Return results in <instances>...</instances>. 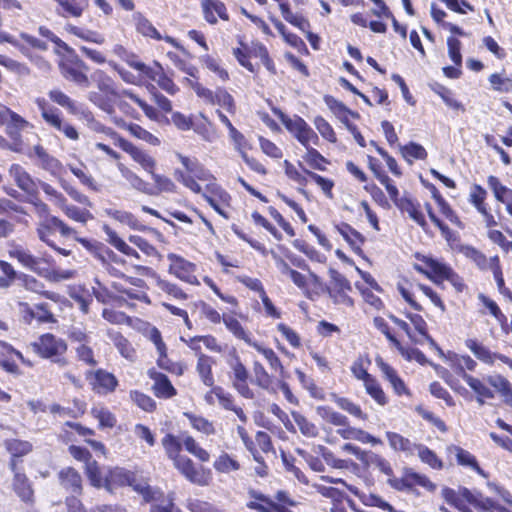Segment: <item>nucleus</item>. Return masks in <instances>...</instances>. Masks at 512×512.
Here are the masks:
<instances>
[{"mask_svg": "<svg viewBox=\"0 0 512 512\" xmlns=\"http://www.w3.org/2000/svg\"><path fill=\"white\" fill-rule=\"evenodd\" d=\"M8 254L10 258L16 259L26 269L50 281L59 282L72 279L75 276V271L73 270H50L48 266L52 261L51 256L47 254L35 256L28 249L20 245L11 246Z\"/></svg>", "mask_w": 512, "mask_h": 512, "instance_id": "f257e3e1", "label": "nucleus"}, {"mask_svg": "<svg viewBox=\"0 0 512 512\" xmlns=\"http://www.w3.org/2000/svg\"><path fill=\"white\" fill-rule=\"evenodd\" d=\"M31 346L41 358L51 359L60 367H65L68 364L64 356L67 351V344L62 338L46 333L41 335Z\"/></svg>", "mask_w": 512, "mask_h": 512, "instance_id": "f03ea898", "label": "nucleus"}, {"mask_svg": "<svg viewBox=\"0 0 512 512\" xmlns=\"http://www.w3.org/2000/svg\"><path fill=\"white\" fill-rule=\"evenodd\" d=\"M275 115L281 120L285 128L294 135V137L306 148L310 144L318 145L319 137L314 130L307 124V122L299 117L294 116L293 118L288 117L280 109H273Z\"/></svg>", "mask_w": 512, "mask_h": 512, "instance_id": "7ed1b4c3", "label": "nucleus"}, {"mask_svg": "<svg viewBox=\"0 0 512 512\" xmlns=\"http://www.w3.org/2000/svg\"><path fill=\"white\" fill-rule=\"evenodd\" d=\"M134 489L142 495L145 502L151 503L149 512H182L175 507L173 494L165 496L161 490L142 484L135 485Z\"/></svg>", "mask_w": 512, "mask_h": 512, "instance_id": "20e7f679", "label": "nucleus"}, {"mask_svg": "<svg viewBox=\"0 0 512 512\" xmlns=\"http://www.w3.org/2000/svg\"><path fill=\"white\" fill-rule=\"evenodd\" d=\"M61 75L68 81L76 85L87 88L90 86V80L87 75L88 66L80 58H67L59 63Z\"/></svg>", "mask_w": 512, "mask_h": 512, "instance_id": "39448f33", "label": "nucleus"}, {"mask_svg": "<svg viewBox=\"0 0 512 512\" xmlns=\"http://www.w3.org/2000/svg\"><path fill=\"white\" fill-rule=\"evenodd\" d=\"M85 377L91 389L99 395L113 393L118 386L116 376L104 369L88 370L85 372Z\"/></svg>", "mask_w": 512, "mask_h": 512, "instance_id": "423d86ee", "label": "nucleus"}, {"mask_svg": "<svg viewBox=\"0 0 512 512\" xmlns=\"http://www.w3.org/2000/svg\"><path fill=\"white\" fill-rule=\"evenodd\" d=\"M167 259L170 261L169 273L189 284L199 283L194 275L196 269L195 264L174 253H169Z\"/></svg>", "mask_w": 512, "mask_h": 512, "instance_id": "0eeeda50", "label": "nucleus"}, {"mask_svg": "<svg viewBox=\"0 0 512 512\" xmlns=\"http://www.w3.org/2000/svg\"><path fill=\"white\" fill-rule=\"evenodd\" d=\"M27 155L29 158L35 159L36 165L54 176L60 175L63 170L61 162L50 155L41 145L33 146L32 150L28 152Z\"/></svg>", "mask_w": 512, "mask_h": 512, "instance_id": "6e6552de", "label": "nucleus"}, {"mask_svg": "<svg viewBox=\"0 0 512 512\" xmlns=\"http://www.w3.org/2000/svg\"><path fill=\"white\" fill-rule=\"evenodd\" d=\"M173 462L179 472L190 482L200 486L208 484V475L202 469H197L190 458L182 455L175 458Z\"/></svg>", "mask_w": 512, "mask_h": 512, "instance_id": "1a4fd4ad", "label": "nucleus"}, {"mask_svg": "<svg viewBox=\"0 0 512 512\" xmlns=\"http://www.w3.org/2000/svg\"><path fill=\"white\" fill-rule=\"evenodd\" d=\"M9 467L11 471L14 473L13 477V490L15 493L21 498L24 502H32L34 491L32 489L31 483L26 476V474L17 467V461H10Z\"/></svg>", "mask_w": 512, "mask_h": 512, "instance_id": "9d476101", "label": "nucleus"}, {"mask_svg": "<svg viewBox=\"0 0 512 512\" xmlns=\"http://www.w3.org/2000/svg\"><path fill=\"white\" fill-rule=\"evenodd\" d=\"M423 262L429 269L424 273L433 282L438 284L443 280H455V272L449 265L429 257H425Z\"/></svg>", "mask_w": 512, "mask_h": 512, "instance_id": "9b49d317", "label": "nucleus"}, {"mask_svg": "<svg viewBox=\"0 0 512 512\" xmlns=\"http://www.w3.org/2000/svg\"><path fill=\"white\" fill-rule=\"evenodd\" d=\"M150 379L154 381L152 391L158 398L169 399L177 394L169 378L157 370L149 369L147 372Z\"/></svg>", "mask_w": 512, "mask_h": 512, "instance_id": "f8f14e48", "label": "nucleus"}, {"mask_svg": "<svg viewBox=\"0 0 512 512\" xmlns=\"http://www.w3.org/2000/svg\"><path fill=\"white\" fill-rule=\"evenodd\" d=\"M9 175L21 190L29 195L37 194L36 182L21 165L12 164L9 168Z\"/></svg>", "mask_w": 512, "mask_h": 512, "instance_id": "ddd939ff", "label": "nucleus"}, {"mask_svg": "<svg viewBox=\"0 0 512 512\" xmlns=\"http://www.w3.org/2000/svg\"><path fill=\"white\" fill-rule=\"evenodd\" d=\"M121 147L146 172H148L150 174V173H152V171H154V169L156 167V161L146 151L136 147L135 145H133L132 143H130L126 140H121Z\"/></svg>", "mask_w": 512, "mask_h": 512, "instance_id": "4468645a", "label": "nucleus"}, {"mask_svg": "<svg viewBox=\"0 0 512 512\" xmlns=\"http://www.w3.org/2000/svg\"><path fill=\"white\" fill-rule=\"evenodd\" d=\"M456 373L469 385V387L476 393L477 402L480 405L484 404V399L494 398L493 391L488 388L484 382L475 378L464 371L463 367H457Z\"/></svg>", "mask_w": 512, "mask_h": 512, "instance_id": "2eb2a0df", "label": "nucleus"}, {"mask_svg": "<svg viewBox=\"0 0 512 512\" xmlns=\"http://www.w3.org/2000/svg\"><path fill=\"white\" fill-rule=\"evenodd\" d=\"M58 478L61 486L68 492L76 495L82 493V478L74 468H63L58 473Z\"/></svg>", "mask_w": 512, "mask_h": 512, "instance_id": "dca6fc26", "label": "nucleus"}, {"mask_svg": "<svg viewBox=\"0 0 512 512\" xmlns=\"http://www.w3.org/2000/svg\"><path fill=\"white\" fill-rule=\"evenodd\" d=\"M107 336L123 358L127 359L130 362L136 361V350L127 338H125L120 332L115 330H108Z\"/></svg>", "mask_w": 512, "mask_h": 512, "instance_id": "f3484780", "label": "nucleus"}, {"mask_svg": "<svg viewBox=\"0 0 512 512\" xmlns=\"http://www.w3.org/2000/svg\"><path fill=\"white\" fill-rule=\"evenodd\" d=\"M201 7L205 20L210 24L217 23L216 15L225 21L229 19L224 3L219 0H202Z\"/></svg>", "mask_w": 512, "mask_h": 512, "instance_id": "a211bd4d", "label": "nucleus"}, {"mask_svg": "<svg viewBox=\"0 0 512 512\" xmlns=\"http://www.w3.org/2000/svg\"><path fill=\"white\" fill-rule=\"evenodd\" d=\"M460 493L462 497L477 510L482 512H488L495 510L497 504L490 498L483 496L479 492H473L466 487H460Z\"/></svg>", "mask_w": 512, "mask_h": 512, "instance_id": "6ab92c4d", "label": "nucleus"}, {"mask_svg": "<svg viewBox=\"0 0 512 512\" xmlns=\"http://www.w3.org/2000/svg\"><path fill=\"white\" fill-rule=\"evenodd\" d=\"M49 98L59 106L65 108L70 114L80 116L85 110V106L77 103L75 100L70 98L67 94L59 89H53L48 93Z\"/></svg>", "mask_w": 512, "mask_h": 512, "instance_id": "aec40b11", "label": "nucleus"}, {"mask_svg": "<svg viewBox=\"0 0 512 512\" xmlns=\"http://www.w3.org/2000/svg\"><path fill=\"white\" fill-rule=\"evenodd\" d=\"M119 172L121 176L130 184V186L149 196L154 195V191H152V186H150L146 181H144L141 177H139L136 173H134L131 169L124 166L123 164H118Z\"/></svg>", "mask_w": 512, "mask_h": 512, "instance_id": "412c9836", "label": "nucleus"}, {"mask_svg": "<svg viewBox=\"0 0 512 512\" xmlns=\"http://www.w3.org/2000/svg\"><path fill=\"white\" fill-rule=\"evenodd\" d=\"M376 365L379 367L384 377L390 382L394 391L398 395L406 394L407 389L397 372L387 364L381 357L375 359Z\"/></svg>", "mask_w": 512, "mask_h": 512, "instance_id": "4be33fe9", "label": "nucleus"}, {"mask_svg": "<svg viewBox=\"0 0 512 512\" xmlns=\"http://www.w3.org/2000/svg\"><path fill=\"white\" fill-rule=\"evenodd\" d=\"M397 207L402 212L407 213L413 221L426 230L427 222L418 202H414L410 198H401V201H397Z\"/></svg>", "mask_w": 512, "mask_h": 512, "instance_id": "5701e85b", "label": "nucleus"}, {"mask_svg": "<svg viewBox=\"0 0 512 512\" xmlns=\"http://www.w3.org/2000/svg\"><path fill=\"white\" fill-rule=\"evenodd\" d=\"M336 229L357 254L362 253L361 245L364 243L365 238L361 233L347 223L337 225Z\"/></svg>", "mask_w": 512, "mask_h": 512, "instance_id": "b1692460", "label": "nucleus"}, {"mask_svg": "<svg viewBox=\"0 0 512 512\" xmlns=\"http://www.w3.org/2000/svg\"><path fill=\"white\" fill-rule=\"evenodd\" d=\"M214 364V360L212 357L200 353L198 355L196 370L199 374V377L204 385L208 387H214V377L212 374V365Z\"/></svg>", "mask_w": 512, "mask_h": 512, "instance_id": "393cba45", "label": "nucleus"}, {"mask_svg": "<svg viewBox=\"0 0 512 512\" xmlns=\"http://www.w3.org/2000/svg\"><path fill=\"white\" fill-rule=\"evenodd\" d=\"M362 463L367 467L378 469L387 477L393 476V469L390 462L386 458L377 453L367 451Z\"/></svg>", "mask_w": 512, "mask_h": 512, "instance_id": "a878e982", "label": "nucleus"}, {"mask_svg": "<svg viewBox=\"0 0 512 512\" xmlns=\"http://www.w3.org/2000/svg\"><path fill=\"white\" fill-rule=\"evenodd\" d=\"M485 380L501 394L504 402L512 407V386L510 382L501 375H490Z\"/></svg>", "mask_w": 512, "mask_h": 512, "instance_id": "bb28decb", "label": "nucleus"}, {"mask_svg": "<svg viewBox=\"0 0 512 512\" xmlns=\"http://www.w3.org/2000/svg\"><path fill=\"white\" fill-rule=\"evenodd\" d=\"M390 447L396 452H404L407 455H412L415 452L416 444L412 443L408 438L396 432H386Z\"/></svg>", "mask_w": 512, "mask_h": 512, "instance_id": "cd10ccee", "label": "nucleus"}, {"mask_svg": "<svg viewBox=\"0 0 512 512\" xmlns=\"http://www.w3.org/2000/svg\"><path fill=\"white\" fill-rule=\"evenodd\" d=\"M133 21L138 33L145 37H150L155 40H162L161 34L153 26V24L140 12L133 14Z\"/></svg>", "mask_w": 512, "mask_h": 512, "instance_id": "c85d7f7f", "label": "nucleus"}, {"mask_svg": "<svg viewBox=\"0 0 512 512\" xmlns=\"http://www.w3.org/2000/svg\"><path fill=\"white\" fill-rule=\"evenodd\" d=\"M8 118H10V122L7 125L8 134L10 138L15 141V144H20V132L31 127V125L23 117L12 110H10Z\"/></svg>", "mask_w": 512, "mask_h": 512, "instance_id": "c756f323", "label": "nucleus"}, {"mask_svg": "<svg viewBox=\"0 0 512 512\" xmlns=\"http://www.w3.org/2000/svg\"><path fill=\"white\" fill-rule=\"evenodd\" d=\"M6 450L11 454V460H16L19 463L18 458L27 455L32 451V444L28 441L19 439H7L4 442Z\"/></svg>", "mask_w": 512, "mask_h": 512, "instance_id": "7c9ffc66", "label": "nucleus"}, {"mask_svg": "<svg viewBox=\"0 0 512 512\" xmlns=\"http://www.w3.org/2000/svg\"><path fill=\"white\" fill-rule=\"evenodd\" d=\"M465 345L480 361L486 364H493L495 360L494 352L490 351L476 339H467Z\"/></svg>", "mask_w": 512, "mask_h": 512, "instance_id": "2f4dec72", "label": "nucleus"}, {"mask_svg": "<svg viewBox=\"0 0 512 512\" xmlns=\"http://www.w3.org/2000/svg\"><path fill=\"white\" fill-rule=\"evenodd\" d=\"M316 413L320 416L324 421L333 424L335 426L345 427L348 425V418L333 410L329 406H318L316 408Z\"/></svg>", "mask_w": 512, "mask_h": 512, "instance_id": "473e14b6", "label": "nucleus"}, {"mask_svg": "<svg viewBox=\"0 0 512 512\" xmlns=\"http://www.w3.org/2000/svg\"><path fill=\"white\" fill-rule=\"evenodd\" d=\"M32 318L37 319L41 323H54L56 319L48 308V304L41 303L35 305V309L29 307L27 303H20Z\"/></svg>", "mask_w": 512, "mask_h": 512, "instance_id": "72a5a7b5", "label": "nucleus"}, {"mask_svg": "<svg viewBox=\"0 0 512 512\" xmlns=\"http://www.w3.org/2000/svg\"><path fill=\"white\" fill-rule=\"evenodd\" d=\"M227 362L233 375L232 382H244L248 380L249 372L236 352L230 354V357Z\"/></svg>", "mask_w": 512, "mask_h": 512, "instance_id": "f704fd0d", "label": "nucleus"}, {"mask_svg": "<svg viewBox=\"0 0 512 512\" xmlns=\"http://www.w3.org/2000/svg\"><path fill=\"white\" fill-rule=\"evenodd\" d=\"M92 80L96 83L97 88L101 92H103L107 95H112V96L118 95L116 88H115L114 81L104 71H102V70L94 71V73L92 74Z\"/></svg>", "mask_w": 512, "mask_h": 512, "instance_id": "c9c22d12", "label": "nucleus"}, {"mask_svg": "<svg viewBox=\"0 0 512 512\" xmlns=\"http://www.w3.org/2000/svg\"><path fill=\"white\" fill-rule=\"evenodd\" d=\"M223 322L226 328L238 339L245 341L251 346L255 341L252 340L250 335L242 327L241 323L233 316L223 315Z\"/></svg>", "mask_w": 512, "mask_h": 512, "instance_id": "e433bc0d", "label": "nucleus"}, {"mask_svg": "<svg viewBox=\"0 0 512 512\" xmlns=\"http://www.w3.org/2000/svg\"><path fill=\"white\" fill-rule=\"evenodd\" d=\"M403 473L408 480L412 492L414 491L415 485H419L428 491H434L436 489V485L432 483L428 477L413 471L411 468H405Z\"/></svg>", "mask_w": 512, "mask_h": 512, "instance_id": "4c0bfd02", "label": "nucleus"}, {"mask_svg": "<svg viewBox=\"0 0 512 512\" xmlns=\"http://www.w3.org/2000/svg\"><path fill=\"white\" fill-rule=\"evenodd\" d=\"M20 279L22 280L23 287L28 290L35 293L42 294L47 299L56 301L58 295L53 292L44 291V284L40 281H38L35 277L23 274Z\"/></svg>", "mask_w": 512, "mask_h": 512, "instance_id": "58836bf2", "label": "nucleus"}, {"mask_svg": "<svg viewBox=\"0 0 512 512\" xmlns=\"http://www.w3.org/2000/svg\"><path fill=\"white\" fill-rule=\"evenodd\" d=\"M66 29L69 33L73 34L78 38H81L82 40L96 43L99 45L105 42V37L97 31L84 29L75 25H68Z\"/></svg>", "mask_w": 512, "mask_h": 512, "instance_id": "ea45409f", "label": "nucleus"}, {"mask_svg": "<svg viewBox=\"0 0 512 512\" xmlns=\"http://www.w3.org/2000/svg\"><path fill=\"white\" fill-rule=\"evenodd\" d=\"M456 459L457 463L461 466L470 467L474 471H476L482 477H488L485 471L478 465V462L474 455H472L469 451L464 450L460 447L456 448Z\"/></svg>", "mask_w": 512, "mask_h": 512, "instance_id": "a19ab883", "label": "nucleus"}, {"mask_svg": "<svg viewBox=\"0 0 512 512\" xmlns=\"http://www.w3.org/2000/svg\"><path fill=\"white\" fill-rule=\"evenodd\" d=\"M153 72L155 73V78L150 79L156 81L161 89H163L171 95H174L179 90V88L172 81V79H170L167 75L164 74L163 68L159 63H155V66L153 67Z\"/></svg>", "mask_w": 512, "mask_h": 512, "instance_id": "79ce46f5", "label": "nucleus"}, {"mask_svg": "<svg viewBox=\"0 0 512 512\" xmlns=\"http://www.w3.org/2000/svg\"><path fill=\"white\" fill-rule=\"evenodd\" d=\"M400 151L403 158L409 163H412V159L425 160L428 156L426 149L415 142L400 146Z\"/></svg>", "mask_w": 512, "mask_h": 512, "instance_id": "37998d69", "label": "nucleus"}, {"mask_svg": "<svg viewBox=\"0 0 512 512\" xmlns=\"http://www.w3.org/2000/svg\"><path fill=\"white\" fill-rule=\"evenodd\" d=\"M251 347L255 348L259 353H261L265 357V359L268 361L271 368L279 371L280 376L282 378L286 377L284 367H283L279 357L276 355V353L271 348H265L257 342H254L251 345Z\"/></svg>", "mask_w": 512, "mask_h": 512, "instance_id": "c03bdc74", "label": "nucleus"}, {"mask_svg": "<svg viewBox=\"0 0 512 512\" xmlns=\"http://www.w3.org/2000/svg\"><path fill=\"white\" fill-rule=\"evenodd\" d=\"M430 87L437 95L441 97V99L448 107L454 110L464 111V106L453 97V93L450 89L439 83H434L430 85Z\"/></svg>", "mask_w": 512, "mask_h": 512, "instance_id": "a18cd8bd", "label": "nucleus"}, {"mask_svg": "<svg viewBox=\"0 0 512 512\" xmlns=\"http://www.w3.org/2000/svg\"><path fill=\"white\" fill-rule=\"evenodd\" d=\"M184 416L189 420L191 426L197 431L206 435L215 434V427L208 419L190 412H185Z\"/></svg>", "mask_w": 512, "mask_h": 512, "instance_id": "49530a36", "label": "nucleus"}, {"mask_svg": "<svg viewBox=\"0 0 512 512\" xmlns=\"http://www.w3.org/2000/svg\"><path fill=\"white\" fill-rule=\"evenodd\" d=\"M77 410L70 407H64L59 404H52L49 406V412L53 415L65 418H76L79 414L84 413V404L78 400L74 401Z\"/></svg>", "mask_w": 512, "mask_h": 512, "instance_id": "de8ad7c7", "label": "nucleus"}, {"mask_svg": "<svg viewBox=\"0 0 512 512\" xmlns=\"http://www.w3.org/2000/svg\"><path fill=\"white\" fill-rule=\"evenodd\" d=\"M293 420L299 427L300 432L308 437V438H314L318 435V429L316 425L312 422H310L304 415L300 414L299 412L293 411L291 413Z\"/></svg>", "mask_w": 512, "mask_h": 512, "instance_id": "09e8293b", "label": "nucleus"}, {"mask_svg": "<svg viewBox=\"0 0 512 512\" xmlns=\"http://www.w3.org/2000/svg\"><path fill=\"white\" fill-rule=\"evenodd\" d=\"M279 8L283 18L290 24L296 26L302 31H305L309 27L308 21L302 16L294 15L287 2L279 3Z\"/></svg>", "mask_w": 512, "mask_h": 512, "instance_id": "8fccbe9b", "label": "nucleus"}, {"mask_svg": "<svg viewBox=\"0 0 512 512\" xmlns=\"http://www.w3.org/2000/svg\"><path fill=\"white\" fill-rule=\"evenodd\" d=\"M415 450L418 452V456L422 462L428 464L433 469H441L442 468V466H443L442 461L428 447L421 445V444H416Z\"/></svg>", "mask_w": 512, "mask_h": 512, "instance_id": "3c124183", "label": "nucleus"}, {"mask_svg": "<svg viewBox=\"0 0 512 512\" xmlns=\"http://www.w3.org/2000/svg\"><path fill=\"white\" fill-rule=\"evenodd\" d=\"M486 196L487 192L482 186L476 184L471 188L469 202L477 209L479 213H486Z\"/></svg>", "mask_w": 512, "mask_h": 512, "instance_id": "603ef678", "label": "nucleus"}, {"mask_svg": "<svg viewBox=\"0 0 512 512\" xmlns=\"http://www.w3.org/2000/svg\"><path fill=\"white\" fill-rule=\"evenodd\" d=\"M150 175L155 183V186L152 187V191L155 192L153 196H157L162 192H174L175 191L176 186L170 178H168L164 175L156 174L154 171H152V173H150Z\"/></svg>", "mask_w": 512, "mask_h": 512, "instance_id": "864d4df0", "label": "nucleus"}, {"mask_svg": "<svg viewBox=\"0 0 512 512\" xmlns=\"http://www.w3.org/2000/svg\"><path fill=\"white\" fill-rule=\"evenodd\" d=\"M183 445L185 449L198 458L202 462H208L210 459L209 453L203 449L196 440L191 436H185L183 439Z\"/></svg>", "mask_w": 512, "mask_h": 512, "instance_id": "5fc2aeb1", "label": "nucleus"}, {"mask_svg": "<svg viewBox=\"0 0 512 512\" xmlns=\"http://www.w3.org/2000/svg\"><path fill=\"white\" fill-rule=\"evenodd\" d=\"M76 358L78 361L84 363L89 367H95L98 364L93 349L85 343L78 345L75 348Z\"/></svg>", "mask_w": 512, "mask_h": 512, "instance_id": "6e6d98bb", "label": "nucleus"}, {"mask_svg": "<svg viewBox=\"0 0 512 512\" xmlns=\"http://www.w3.org/2000/svg\"><path fill=\"white\" fill-rule=\"evenodd\" d=\"M254 383L262 389L268 390L272 383V378L259 361L253 363Z\"/></svg>", "mask_w": 512, "mask_h": 512, "instance_id": "4d7b16f0", "label": "nucleus"}, {"mask_svg": "<svg viewBox=\"0 0 512 512\" xmlns=\"http://www.w3.org/2000/svg\"><path fill=\"white\" fill-rule=\"evenodd\" d=\"M214 468L221 473H229L240 469L238 461L230 457L227 453H222L214 462Z\"/></svg>", "mask_w": 512, "mask_h": 512, "instance_id": "13d9d810", "label": "nucleus"}, {"mask_svg": "<svg viewBox=\"0 0 512 512\" xmlns=\"http://www.w3.org/2000/svg\"><path fill=\"white\" fill-rule=\"evenodd\" d=\"M366 392L380 405L387 404V397L381 388L380 384L373 377L371 379L366 380L364 383Z\"/></svg>", "mask_w": 512, "mask_h": 512, "instance_id": "bf43d9fd", "label": "nucleus"}, {"mask_svg": "<svg viewBox=\"0 0 512 512\" xmlns=\"http://www.w3.org/2000/svg\"><path fill=\"white\" fill-rule=\"evenodd\" d=\"M63 212L68 218L76 222H80L82 224H86L87 221L94 219V216L89 210L80 209L75 205H68L67 207H65V210Z\"/></svg>", "mask_w": 512, "mask_h": 512, "instance_id": "052dcab7", "label": "nucleus"}, {"mask_svg": "<svg viewBox=\"0 0 512 512\" xmlns=\"http://www.w3.org/2000/svg\"><path fill=\"white\" fill-rule=\"evenodd\" d=\"M105 213L120 223L126 224L133 229H139V221L130 212L106 209Z\"/></svg>", "mask_w": 512, "mask_h": 512, "instance_id": "680f3d73", "label": "nucleus"}, {"mask_svg": "<svg viewBox=\"0 0 512 512\" xmlns=\"http://www.w3.org/2000/svg\"><path fill=\"white\" fill-rule=\"evenodd\" d=\"M213 105L224 107L229 113H235L236 106L234 99L230 93L224 88H217Z\"/></svg>", "mask_w": 512, "mask_h": 512, "instance_id": "e2e57ef3", "label": "nucleus"}, {"mask_svg": "<svg viewBox=\"0 0 512 512\" xmlns=\"http://www.w3.org/2000/svg\"><path fill=\"white\" fill-rule=\"evenodd\" d=\"M130 399L142 410L146 412H152L156 408L155 401L148 395L133 390L130 392Z\"/></svg>", "mask_w": 512, "mask_h": 512, "instance_id": "0e129e2a", "label": "nucleus"}, {"mask_svg": "<svg viewBox=\"0 0 512 512\" xmlns=\"http://www.w3.org/2000/svg\"><path fill=\"white\" fill-rule=\"evenodd\" d=\"M460 252L467 258L471 259L480 269H485L487 266L486 256L470 245H462Z\"/></svg>", "mask_w": 512, "mask_h": 512, "instance_id": "69168bd1", "label": "nucleus"}, {"mask_svg": "<svg viewBox=\"0 0 512 512\" xmlns=\"http://www.w3.org/2000/svg\"><path fill=\"white\" fill-rule=\"evenodd\" d=\"M307 152L304 155V160L314 169L324 171L326 168L324 164H326L328 161L324 156L320 154L318 150L315 148L308 146Z\"/></svg>", "mask_w": 512, "mask_h": 512, "instance_id": "338daca9", "label": "nucleus"}, {"mask_svg": "<svg viewBox=\"0 0 512 512\" xmlns=\"http://www.w3.org/2000/svg\"><path fill=\"white\" fill-rule=\"evenodd\" d=\"M162 445H163L168 457L170 459H172L173 461L175 460V458H179L182 456L179 454V452L181 451V443L178 441V439L174 435L167 434L162 439Z\"/></svg>", "mask_w": 512, "mask_h": 512, "instance_id": "774afa93", "label": "nucleus"}]
</instances>
